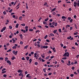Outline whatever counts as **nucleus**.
I'll return each instance as SVG.
<instances>
[{
    "mask_svg": "<svg viewBox=\"0 0 79 79\" xmlns=\"http://www.w3.org/2000/svg\"><path fill=\"white\" fill-rule=\"evenodd\" d=\"M11 49H10L7 51V52H11Z\"/></svg>",
    "mask_w": 79,
    "mask_h": 79,
    "instance_id": "32",
    "label": "nucleus"
},
{
    "mask_svg": "<svg viewBox=\"0 0 79 79\" xmlns=\"http://www.w3.org/2000/svg\"><path fill=\"white\" fill-rule=\"evenodd\" d=\"M40 46H41V45H40V44H38L37 45V46L39 48L40 47Z\"/></svg>",
    "mask_w": 79,
    "mask_h": 79,
    "instance_id": "34",
    "label": "nucleus"
},
{
    "mask_svg": "<svg viewBox=\"0 0 79 79\" xmlns=\"http://www.w3.org/2000/svg\"><path fill=\"white\" fill-rule=\"evenodd\" d=\"M3 13L4 14V15H6V12H5V11H4L3 12Z\"/></svg>",
    "mask_w": 79,
    "mask_h": 79,
    "instance_id": "62",
    "label": "nucleus"
},
{
    "mask_svg": "<svg viewBox=\"0 0 79 79\" xmlns=\"http://www.w3.org/2000/svg\"><path fill=\"white\" fill-rule=\"evenodd\" d=\"M6 29V27H5L3 28L1 30V32H3L4 31H5Z\"/></svg>",
    "mask_w": 79,
    "mask_h": 79,
    "instance_id": "5",
    "label": "nucleus"
},
{
    "mask_svg": "<svg viewBox=\"0 0 79 79\" xmlns=\"http://www.w3.org/2000/svg\"><path fill=\"white\" fill-rule=\"evenodd\" d=\"M70 76H71V77H73V76H74V74H71L70 75Z\"/></svg>",
    "mask_w": 79,
    "mask_h": 79,
    "instance_id": "55",
    "label": "nucleus"
},
{
    "mask_svg": "<svg viewBox=\"0 0 79 79\" xmlns=\"http://www.w3.org/2000/svg\"><path fill=\"white\" fill-rule=\"evenodd\" d=\"M26 58L27 59V61H28V60H29V56H27L26 57Z\"/></svg>",
    "mask_w": 79,
    "mask_h": 79,
    "instance_id": "19",
    "label": "nucleus"
},
{
    "mask_svg": "<svg viewBox=\"0 0 79 79\" xmlns=\"http://www.w3.org/2000/svg\"><path fill=\"white\" fill-rule=\"evenodd\" d=\"M8 60V57H6L5 58V61H6Z\"/></svg>",
    "mask_w": 79,
    "mask_h": 79,
    "instance_id": "38",
    "label": "nucleus"
},
{
    "mask_svg": "<svg viewBox=\"0 0 79 79\" xmlns=\"http://www.w3.org/2000/svg\"><path fill=\"white\" fill-rule=\"evenodd\" d=\"M15 57L13 56V57H12V60H15Z\"/></svg>",
    "mask_w": 79,
    "mask_h": 79,
    "instance_id": "35",
    "label": "nucleus"
},
{
    "mask_svg": "<svg viewBox=\"0 0 79 79\" xmlns=\"http://www.w3.org/2000/svg\"><path fill=\"white\" fill-rule=\"evenodd\" d=\"M13 11L12 9H11L10 11H9V13H11Z\"/></svg>",
    "mask_w": 79,
    "mask_h": 79,
    "instance_id": "36",
    "label": "nucleus"
},
{
    "mask_svg": "<svg viewBox=\"0 0 79 79\" xmlns=\"http://www.w3.org/2000/svg\"><path fill=\"white\" fill-rule=\"evenodd\" d=\"M44 48H48V46H44Z\"/></svg>",
    "mask_w": 79,
    "mask_h": 79,
    "instance_id": "29",
    "label": "nucleus"
},
{
    "mask_svg": "<svg viewBox=\"0 0 79 79\" xmlns=\"http://www.w3.org/2000/svg\"><path fill=\"white\" fill-rule=\"evenodd\" d=\"M29 75H30V74H27L26 75L27 77H29Z\"/></svg>",
    "mask_w": 79,
    "mask_h": 79,
    "instance_id": "37",
    "label": "nucleus"
},
{
    "mask_svg": "<svg viewBox=\"0 0 79 79\" xmlns=\"http://www.w3.org/2000/svg\"><path fill=\"white\" fill-rule=\"evenodd\" d=\"M15 46H14L12 47V48H13V49H16V47L18 46V44H15Z\"/></svg>",
    "mask_w": 79,
    "mask_h": 79,
    "instance_id": "3",
    "label": "nucleus"
},
{
    "mask_svg": "<svg viewBox=\"0 0 79 79\" xmlns=\"http://www.w3.org/2000/svg\"><path fill=\"white\" fill-rule=\"evenodd\" d=\"M25 29H28V27L27 26H26L25 27Z\"/></svg>",
    "mask_w": 79,
    "mask_h": 79,
    "instance_id": "57",
    "label": "nucleus"
},
{
    "mask_svg": "<svg viewBox=\"0 0 79 79\" xmlns=\"http://www.w3.org/2000/svg\"><path fill=\"white\" fill-rule=\"evenodd\" d=\"M43 70L44 73H46V70H45V69H44Z\"/></svg>",
    "mask_w": 79,
    "mask_h": 79,
    "instance_id": "48",
    "label": "nucleus"
},
{
    "mask_svg": "<svg viewBox=\"0 0 79 79\" xmlns=\"http://www.w3.org/2000/svg\"><path fill=\"white\" fill-rule=\"evenodd\" d=\"M57 25H58V23H54V26H57Z\"/></svg>",
    "mask_w": 79,
    "mask_h": 79,
    "instance_id": "24",
    "label": "nucleus"
},
{
    "mask_svg": "<svg viewBox=\"0 0 79 79\" xmlns=\"http://www.w3.org/2000/svg\"><path fill=\"white\" fill-rule=\"evenodd\" d=\"M72 69L73 70H74V69H75V68H74V67H72Z\"/></svg>",
    "mask_w": 79,
    "mask_h": 79,
    "instance_id": "60",
    "label": "nucleus"
},
{
    "mask_svg": "<svg viewBox=\"0 0 79 79\" xmlns=\"http://www.w3.org/2000/svg\"><path fill=\"white\" fill-rule=\"evenodd\" d=\"M20 43L21 45H23V42L22 41H21Z\"/></svg>",
    "mask_w": 79,
    "mask_h": 79,
    "instance_id": "53",
    "label": "nucleus"
},
{
    "mask_svg": "<svg viewBox=\"0 0 79 79\" xmlns=\"http://www.w3.org/2000/svg\"><path fill=\"white\" fill-rule=\"evenodd\" d=\"M71 36H69V37H67V39H71Z\"/></svg>",
    "mask_w": 79,
    "mask_h": 79,
    "instance_id": "30",
    "label": "nucleus"
},
{
    "mask_svg": "<svg viewBox=\"0 0 79 79\" xmlns=\"http://www.w3.org/2000/svg\"><path fill=\"white\" fill-rule=\"evenodd\" d=\"M77 5L78 6H79V2L77 3Z\"/></svg>",
    "mask_w": 79,
    "mask_h": 79,
    "instance_id": "64",
    "label": "nucleus"
},
{
    "mask_svg": "<svg viewBox=\"0 0 79 79\" xmlns=\"http://www.w3.org/2000/svg\"><path fill=\"white\" fill-rule=\"evenodd\" d=\"M48 20V18H47V19H45L44 20L45 21H47Z\"/></svg>",
    "mask_w": 79,
    "mask_h": 79,
    "instance_id": "31",
    "label": "nucleus"
},
{
    "mask_svg": "<svg viewBox=\"0 0 79 79\" xmlns=\"http://www.w3.org/2000/svg\"><path fill=\"white\" fill-rule=\"evenodd\" d=\"M76 5H77V3H76V2L75 1L74 2L73 5L74 7H76Z\"/></svg>",
    "mask_w": 79,
    "mask_h": 79,
    "instance_id": "8",
    "label": "nucleus"
},
{
    "mask_svg": "<svg viewBox=\"0 0 79 79\" xmlns=\"http://www.w3.org/2000/svg\"><path fill=\"white\" fill-rule=\"evenodd\" d=\"M56 9V8H54V9H53L52 10V11H55Z\"/></svg>",
    "mask_w": 79,
    "mask_h": 79,
    "instance_id": "26",
    "label": "nucleus"
},
{
    "mask_svg": "<svg viewBox=\"0 0 79 79\" xmlns=\"http://www.w3.org/2000/svg\"><path fill=\"white\" fill-rule=\"evenodd\" d=\"M6 74H4L3 75V77H6Z\"/></svg>",
    "mask_w": 79,
    "mask_h": 79,
    "instance_id": "47",
    "label": "nucleus"
},
{
    "mask_svg": "<svg viewBox=\"0 0 79 79\" xmlns=\"http://www.w3.org/2000/svg\"><path fill=\"white\" fill-rule=\"evenodd\" d=\"M78 34V32H77L76 33H74V35H77V34Z\"/></svg>",
    "mask_w": 79,
    "mask_h": 79,
    "instance_id": "43",
    "label": "nucleus"
},
{
    "mask_svg": "<svg viewBox=\"0 0 79 79\" xmlns=\"http://www.w3.org/2000/svg\"><path fill=\"white\" fill-rule=\"evenodd\" d=\"M63 56H67L68 57H69V53L68 52H65Z\"/></svg>",
    "mask_w": 79,
    "mask_h": 79,
    "instance_id": "1",
    "label": "nucleus"
},
{
    "mask_svg": "<svg viewBox=\"0 0 79 79\" xmlns=\"http://www.w3.org/2000/svg\"><path fill=\"white\" fill-rule=\"evenodd\" d=\"M12 53L15 55H17V53H18V51H17L16 52H15V51H13Z\"/></svg>",
    "mask_w": 79,
    "mask_h": 79,
    "instance_id": "4",
    "label": "nucleus"
},
{
    "mask_svg": "<svg viewBox=\"0 0 79 79\" xmlns=\"http://www.w3.org/2000/svg\"><path fill=\"white\" fill-rule=\"evenodd\" d=\"M18 26H19V24L17 23L15 26V27H16V28H18Z\"/></svg>",
    "mask_w": 79,
    "mask_h": 79,
    "instance_id": "16",
    "label": "nucleus"
},
{
    "mask_svg": "<svg viewBox=\"0 0 79 79\" xmlns=\"http://www.w3.org/2000/svg\"><path fill=\"white\" fill-rule=\"evenodd\" d=\"M44 6H47V7H48V5H47V2H45L44 4Z\"/></svg>",
    "mask_w": 79,
    "mask_h": 79,
    "instance_id": "9",
    "label": "nucleus"
},
{
    "mask_svg": "<svg viewBox=\"0 0 79 79\" xmlns=\"http://www.w3.org/2000/svg\"><path fill=\"white\" fill-rule=\"evenodd\" d=\"M29 47L28 45L26 46L24 48L25 49H27V47Z\"/></svg>",
    "mask_w": 79,
    "mask_h": 79,
    "instance_id": "23",
    "label": "nucleus"
},
{
    "mask_svg": "<svg viewBox=\"0 0 79 79\" xmlns=\"http://www.w3.org/2000/svg\"><path fill=\"white\" fill-rule=\"evenodd\" d=\"M55 48H53L52 50H53V51H54V52H56V50H55Z\"/></svg>",
    "mask_w": 79,
    "mask_h": 79,
    "instance_id": "20",
    "label": "nucleus"
},
{
    "mask_svg": "<svg viewBox=\"0 0 79 79\" xmlns=\"http://www.w3.org/2000/svg\"><path fill=\"white\" fill-rule=\"evenodd\" d=\"M29 61L30 63H31V62H32V59H30L29 60Z\"/></svg>",
    "mask_w": 79,
    "mask_h": 79,
    "instance_id": "21",
    "label": "nucleus"
},
{
    "mask_svg": "<svg viewBox=\"0 0 79 79\" xmlns=\"http://www.w3.org/2000/svg\"><path fill=\"white\" fill-rule=\"evenodd\" d=\"M75 45H77V46H78V44H77V42H75Z\"/></svg>",
    "mask_w": 79,
    "mask_h": 79,
    "instance_id": "54",
    "label": "nucleus"
},
{
    "mask_svg": "<svg viewBox=\"0 0 79 79\" xmlns=\"http://www.w3.org/2000/svg\"><path fill=\"white\" fill-rule=\"evenodd\" d=\"M35 32H36V33H37V32H40V31L39 30L36 31Z\"/></svg>",
    "mask_w": 79,
    "mask_h": 79,
    "instance_id": "40",
    "label": "nucleus"
},
{
    "mask_svg": "<svg viewBox=\"0 0 79 79\" xmlns=\"http://www.w3.org/2000/svg\"><path fill=\"white\" fill-rule=\"evenodd\" d=\"M48 37V35H46L44 37V39H46Z\"/></svg>",
    "mask_w": 79,
    "mask_h": 79,
    "instance_id": "27",
    "label": "nucleus"
},
{
    "mask_svg": "<svg viewBox=\"0 0 79 79\" xmlns=\"http://www.w3.org/2000/svg\"><path fill=\"white\" fill-rule=\"evenodd\" d=\"M41 57H42V58H43V59H44V58H45V56H44V55L41 54Z\"/></svg>",
    "mask_w": 79,
    "mask_h": 79,
    "instance_id": "10",
    "label": "nucleus"
},
{
    "mask_svg": "<svg viewBox=\"0 0 79 79\" xmlns=\"http://www.w3.org/2000/svg\"><path fill=\"white\" fill-rule=\"evenodd\" d=\"M19 19L20 20H22V17H19Z\"/></svg>",
    "mask_w": 79,
    "mask_h": 79,
    "instance_id": "59",
    "label": "nucleus"
},
{
    "mask_svg": "<svg viewBox=\"0 0 79 79\" xmlns=\"http://www.w3.org/2000/svg\"><path fill=\"white\" fill-rule=\"evenodd\" d=\"M73 19H71L70 20H69V22H70V23H72V22L73 21Z\"/></svg>",
    "mask_w": 79,
    "mask_h": 79,
    "instance_id": "42",
    "label": "nucleus"
},
{
    "mask_svg": "<svg viewBox=\"0 0 79 79\" xmlns=\"http://www.w3.org/2000/svg\"><path fill=\"white\" fill-rule=\"evenodd\" d=\"M49 56H48L46 58V60H48L49 58Z\"/></svg>",
    "mask_w": 79,
    "mask_h": 79,
    "instance_id": "50",
    "label": "nucleus"
},
{
    "mask_svg": "<svg viewBox=\"0 0 79 79\" xmlns=\"http://www.w3.org/2000/svg\"><path fill=\"white\" fill-rule=\"evenodd\" d=\"M29 31H31V32H32L33 31V29H29Z\"/></svg>",
    "mask_w": 79,
    "mask_h": 79,
    "instance_id": "39",
    "label": "nucleus"
},
{
    "mask_svg": "<svg viewBox=\"0 0 79 79\" xmlns=\"http://www.w3.org/2000/svg\"><path fill=\"white\" fill-rule=\"evenodd\" d=\"M12 40L13 41V44H14V43H15V42H16V41L15 40V39L14 38H12Z\"/></svg>",
    "mask_w": 79,
    "mask_h": 79,
    "instance_id": "12",
    "label": "nucleus"
},
{
    "mask_svg": "<svg viewBox=\"0 0 79 79\" xmlns=\"http://www.w3.org/2000/svg\"><path fill=\"white\" fill-rule=\"evenodd\" d=\"M23 70H21L20 69H19L18 70V73H23Z\"/></svg>",
    "mask_w": 79,
    "mask_h": 79,
    "instance_id": "7",
    "label": "nucleus"
},
{
    "mask_svg": "<svg viewBox=\"0 0 79 79\" xmlns=\"http://www.w3.org/2000/svg\"><path fill=\"white\" fill-rule=\"evenodd\" d=\"M6 70V69L5 68H4L2 70V71H5Z\"/></svg>",
    "mask_w": 79,
    "mask_h": 79,
    "instance_id": "52",
    "label": "nucleus"
},
{
    "mask_svg": "<svg viewBox=\"0 0 79 79\" xmlns=\"http://www.w3.org/2000/svg\"><path fill=\"white\" fill-rule=\"evenodd\" d=\"M52 15H56V13H55V12H53Z\"/></svg>",
    "mask_w": 79,
    "mask_h": 79,
    "instance_id": "51",
    "label": "nucleus"
},
{
    "mask_svg": "<svg viewBox=\"0 0 79 79\" xmlns=\"http://www.w3.org/2000/svg\"><path fill=\"white\" fill-rule=\"evenodd\" d=\"M21 32H23L24 33H25L26 32H27L28 31V29H26L25 30H23V29H22L21 30Z\"/></svg>",
    "mask_w": 79,
    "mask_h": 79,
    "instance_id": "2",
    "label": "nucleus"
},
{
    "mask_svg": "<svg viewBox=\"0 0 79 79\" xmlns=\"http://www.w3.org/2000/svg\"><path fill=\"white\" fill-rule=\"evenodd\" d=\"M9 27L10 29H12V27H11V26H9Z\"/></svg>",
    "mask_w": 79,
    "mask_h": 79,
    "instance_id": "58",
    "label": "nucleus"
},
{
    "mask_svg": "<svg viewBox=\"0 0 79 79\" xmlns=\"http://www.w3.org/2000/svg\"><path fill=\"white\" fill-rule=\"evenodd\" d=\"M22 60H25V58H24V57H23L22 58Z\"/></svg>",
    "mask_w": 79,
    "mask_h": 79,
    "instance_id": "63",
    "label": "nucleus"
},
{
    "mask_svg": "<svg viewBox=\"0 0 79 79\" xmlns=\"http://www.w3.org/2000/svg\"><path fill=\"white\" fill-rule=\"evenodd\" d=\"M59 31V32L61 33V29H59L58 30Z\"/></svg>",
    "mask_w": 79,
    "mask_h": 79,
    "instance_id": "28",
    "label": "nucleus"
},
{
    "mask_svg": "<svg viewBox=\"0 0 79 79\" xmlns=\"http://www.w3.org/2000/svg\"><path fill=\"white\" fill-rule=\"evenodd\" d=\"M6 73V71H3V72H2V73Z\"/></svg>",
    "mask_w": 79,
    "mask_h": 79,
    "instance_id": "61",
    "label": "nucleus"
},
{
    "mask_svg": "<svg viewBox=\"0 0 79 79\" xmlns=\"http://www.w3.org/2000/svg\"><path fill=\"white\" fill-rule=\"evenodd\" d=\"M21 26H25V24L24 23V24H21Z\"/></svg>",
    "mask_w": 79,
    "mask_h": 79,
    "instance_id": "46",
    "label": "nucleus"
},
{
    "mask_svg": "<svg viewBox=\"0 0 79 79\" xmlns=\"http://www.w3.org/2000/svg\"><path fill=\"white\" fill-rule=\"evenodd\" d=\"M50 27H53V28H54L55 27L53 25H51L50 26Z\"/></svg>",
    "mask_w": 79,
    "mask_h": 79,
    "instance_id": "41",
    "label": "nucleus"
},
{
    "mask_svg": "<svg viewBox=\"0 0 79 79\" xmlns=\"http://www.w3.org/2000/svg\"><path fill=\"white\" fill-rule=\"evenodd\" d=\"M19 76H22V77H23V76H24V75H23V73H21L19 74Z\"/></svg>",
    "mask_w": 79,
    "mask_h": 79,
    "instance_id": "11",
    "label": "nucleus"
},
{
    "mask_svg": "<svg viewBox=\"0 0 79 79\" xmlns=\"http://www.w3.org/2000/svg\"><path fill=\"white\" fill-rule=\"evenodd\" d=\"M56 32H57V30H54L53 32V33H54V34H55L56 33Z\"/></svg>",
    "mask_w": 79,
    "mask_h": 79,
    "instance_id": "15",
    "label": "nucleus"
},
{
    "mask_svg": "<svg viewBox=\"0 0 79 79\" xmlns=\"http://www.w3.org/2000/svg\"><path fill=\"white\" fill-rule=\"evenodd\" d=\"M7 63H8V64H9V65H11V63L9 60H7Z\"/></svg>",
    "mask_w": 79,
    "mask_h": 79,
    "instance_id": "6",
    "label": "nucleus"
},
{
    "mask_svg": "<svg viewBox=\"0 0 79 79\" xmlns=\"http://www.w3.org/2000/svg\"><path fill=\"white\" fill-rule=\"evenodd\" d=\"M73 29V27H70V30L71 31Z\"/></svg>",
    "mask_w": 79,
    "mask_h": 79,
    "instance_id": "44",
    "label": "nucleus"
},
{
    "mask_svg": "<svg viewBox=\"0 0 79 79\" xmlns=\"http://www.w3.org/2000/svg\"><path fill=\"white\" fill-rule=\"evenodd\" d=\"M39 60H40V61H41V60H42V58L41 57H39Z\"/></svg>",
    "mask_w": 79,
    "mask_h": 79,
    "instance_id": "49",
    "label": "nucleus"
},
{
    "mask_svg": "<svg viewBox=\"0 0 79 79\" xmlns=\"http://www.w3.org/2000/svg\"><path fill=\"white\" fill-rule=\"evenodd\" d=\"M66 18H67V17H65L64 16H63L62 17V19H66Z\"/></svg>",
    "mask_w": 79,
    "mask_h": 79,
    "instance_id": "14",
    "label": "nucleus"
},
{
    "mask_svg": "<svg viewBox=\"0 0 79 79\" xmlns=\"http://www.w3.org/2000/svg\"><path fill=\"white\" fill-rule=\"evenodd\" d=\"M28 5H27V3H26V9H28Z\"/></svg>",
    "mask_w": 79,
    "mask_h": 79,
    "instance_id": "17",
    "label": "nucleus"
},
{
    "mask_svg": "<svg viewBox=\"0 0 79 79\" xmlns=\"http://www.w3.org/2000/svg\"><path fill=\"white\" fill-rule=\"evenodd\" d=\"M43 24H45V25H47V23L45 21H44Z\"/></svg>",
    "mask_w": 79,
    "mask_h": 79,
    "instance_id": "22",
    "label": "nucleus"
},
{
    "mask_svg": "<svg viewBox=\"0 0 79 79\" xmlns=\"http://www.w3.org/2000/svg\"><path fill=\"white\" fill-rule=\"evenodd\" d=\"M20 5V3H19L18 5L16 6V7H18V6H19Z\"/></svg>",
    "mask_w": 79,
    "mask_h": 79,
    "instance_id": "56",
    "label": "nucleus"
},
{
    "mask_svg": "<svg viewBox=\"0 0 79 79\" xmlns=\"http://www.w3.org/2000/svg\"><path fill=\"white\" fill-rule=\"evenodd\" d=\"M62 60H66V59H67V58L66 57H64L62 58Z\"/></svg>",
    "mask_w": 79,
    "mask_h": 79,
    "instance_id": "33",
    "label": "nucleus"
},
{
    "mask_svg": "<svg viewBox=\"0 0 79 79\" xmlns=\"http://www.w3.org/2000/svg\"><path fill=\"white\" fill-rule=\"evenodd\" d=\"M71 19V17H68V20H70V19Z\"/></svg>",
    "mask_w": 79,
    "mask_h": 79,
    "instance_id": "45",
    "label": "nucleus"
},
{
    "mask_svg": "<svg viewBox=\"0 0 79 79\" xmlns=\"http://www.w3.org/2000/svg\"><path fill=\"white\" fill-rule=\"evenodd\" d=\"M70 25H67L66 26V28L67 29L68 28V27H70Z\"/></svg>",
    "mask_w": 79,
    "mask_h": 79,
    "instance_id": "18",
    "label": "nucleus"
},
{
    "mask_svg": "<svg viewBox=\"0 0 79 79\" xmlns=\"http://www.w3.org/2000/svg\"><path fill=\"white\" fill-rule=\"evenodd\" d=\"M50 35H51V36H54V34L53 33H51L50 34Z\"/></svg>",
    "mask_w": 79,
    "mask_h": 79,
    "instance_id": "25",
    "label": "nucleus"
},
{
    "mask_svg": "<svg viewBox=\"0 0 79 79\" xmlns=\"http://www.w3.org/2000/svg\"><path fill=\"white\" fill-rule=\"evenodd\" d=\"M40 45L41 46L40 47L41 49H43V48H44V46H43L42 44H41Z\"/></svg>",
    "mask_w": 79,
    "mask_h": 79,
    "instance_id": "13",
    "label": "nucleus"
}]
</instances>
